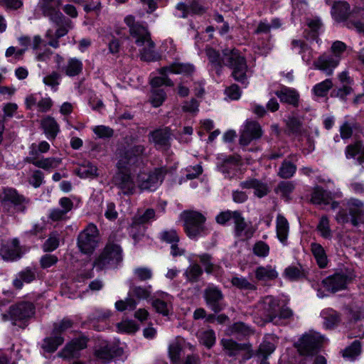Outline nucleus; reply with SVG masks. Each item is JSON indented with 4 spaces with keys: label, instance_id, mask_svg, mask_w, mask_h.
Listing matches in <instances>:
<instances>
[{
    "label": "nucleus",
    "instance_id": "1",
    "mask_svg": "<svg viewBox=\"0 0 364 364\" xmlns=\"http://www.w3.org/2000/svg\"><path fill=\"white\" fill-rule=\"evenodd\" d=\"M61 0H40L39 7L43 15L57 27L55 32L48 29L46 38L48 40V45L58 48L60 46L59 38L65 36L73 27L70 19L66 18L59 10Z\"/></svg>",
    "mask_w": 364,
    "mask_h": 364
},
{
    "label": "nucleus",
    "instance_id": "2",
    "mask_svg": "<svg viewBox=\"0 0 364 364\" xmlns=\"http://www.w3.org/2000/svg\"><path fill=\"white\" fill-rule=\"evenodd\" d=\"M331 15L338 22H346V26L350 29H354L358 33L364 35V23L358 18L364 20V10L355 8L350 11V5L346 1L335 2L331 8Z\"/></svg>",
    "mask_w": 364,
    "mask_h": 364
},
{
    "label": "nucleus",
    "instance_id": "3",
    "mask_svg": "<svg viewBox=\"0 0 364 364\" xmlns=\"http://www.w3.org/2000/svg\"><path fill=\"white\" fill-rule=\"evenodd\" d=\"M223 65L232 70V77L240 82L244 87L249 83L247 80V65L245 57L235 48H225L223 50Z\"/></svg>",
    "mask_w": 364,
    "mask_h": 364
},
{
    "label": "nucleus",
    "instance_id": "4",
    "mask_svg": "<svg viewBox=\"0 0 364 364\" xmlns=\"http://www.w3.org/2000/svg\"><path fill=\"white\" fill-rule=\"evenodd\" d=\"M323 341L324 337L318 333L304 335L300 339L299 350L306 356V360L309 359L312 364H327L324 356L316 355Z\"/></svg>",
    "mask_w": 364,
    "mask_h": 364
},
{
    "label": "nucleus",
    "instance_id": "5",
    "mask_svg": "<svg viewBox=\"0 0 364 364\" xmlns=\"http://www.w3.org/2000/svg\"><path fill=\"white\" fill-rule=\"evenodd\" d=\"M183 216L184 230L189 238L196 240L210 232L205 225V218L200 213L194 210L184 211Z\"/></svg>",
    "mask_w": 364,
    "mask_h": 364
},
{
    "label": "nucleus",
    "instance_id": "6",
    "mask_svg": "<svg viewBox=\"0 0 364 364\" xmlns=\"http://www.w3.org/2000/svg\"><path fill=\"white\" fill-rule=\"evenodd\" d=\"M73 325V321L67 318L54 323L50 336L43 340L42 348L48 353L55 352L65 341L63 334L72 328Z\"/></svg>",
    "mask_w": 364,
    "mask_h": 364
},
{
    "label": "nucleus",
    "instance_id": "7",
    "mask_svg": "<svg viewBox=\"0 0 364 364\" xmlns=\"http://www.w3.org/2000/svg\"><path fill=\"white\" fill-rule=\"evenodd\" d=\"M122 250L119 245L109 243L94 262V267L99 270L115 267L122 260Z\"/></svg>",
    "mask_w": 364,
    "mask_h": 364
},
{
    "label": "nucleus",
    "instance_id": "8",
    "mask_svg": "<svg viewBox=\"0 0 364 364\" xmlns=\"http://www.w3.org/2000/svg\"><path fill=\"white\" fill-rule=\"evenodd\" d=\"M35 314V306L30 301H20L10 306L9 314H2L4 321H11L14 325L18 321H26Z\"/></svg>",
    "mask_w": 364,
    "mask_h": 364
},
{
    "label": "nucleus",
    "instance_id": "9",
    "mask_svg": "<svg viewBox=\"0 0 364 364\" xmlns=\"http://www.w3.org/2000/svg\"><path fill=\"white\" fill-rule=\"evenodd\" d=\"M99 241V232L97 226L90 223L77 237V247L85 254H90L97 247Z\"/></svg>",
    "mask_w": 364,
    "mask_h": 364
},
{
    "label": "nucleus",
    "instance_id": "10",
    "mask_svg": "<svg viewBox=\"0 0 364 364\" xmlns=\"http://www.w3.org/2000/svg\"><path fill=\"white\" fill-rule=\"evenodd\" d=\"M151 294V286L141 287L132 286L128 292V297L124 300L117 301L115 303V307L118 311L134 310L137 305V301L133 298L138 299H146Z\"/></svg>",
    "mask_w": 364,
    "mask_h": 364
},
{
    "label": "nucleus",
    "instance_id": "11",
    "mask_svg": "<svg viewBox=\"0 0 364 364\" xmlns=\"http://www.w3.org/2000/svg\"><path fill=\"white\" fill-rule=\"evenodd\" d=\"M166 174L164 167L154 168L149 173H141L138 176L139 187L141 190L154 191L161 184Z\"/></svg>",
    "mask_w": 364,
    "mask_h": 364
},
{
    "label": "nucleus",
    "instance_id": "12",
    "mask_svg": "<svg viewBox=\"0 0 364 364\" xmlns=\"http://www.w3.org/2000/svg\"><path fill=\"white\" fill-rule=\"evenodd\" d=\"M124 21L129 27L130 36L135 39V43L138 46H144L146 41L151 38L147 28L143 24L136 22L133 16H127Z\"/></svg>",
    "mask_w": 364,
    "mask_h": 364
},
{
    "label": "nucleus",
    "instance_id": "13",
    "mask_svg": "<svg viewBox=\"0 0 364 364\" xmlns=\"http://www.w3.org/2000/svg\"><path fill=\"white\" fill-rule=\"evenodd\" d=\"M112 183L120 192L119 194L130 196L134 194L136 190V184L132 174L125 170L117 172L112 178Z\"/></svg>",
    "mask_w": 364,
    "mask_h": 364
},
{
    "label": "nucleus",
    "instance_id": "14",
    "mask_svg": "<svg viewBox=\"0 0 364 364\" xmlns=\"http://www.w3.org/2000/svg\"><path fill=\"white\" fill-rule=\"evenodd\" d=\"M25 105L28 109L46 113L51 109L53 105V101L48 95L43 97L41 94L34 93L26 97Z\"/></svg>",
    "mask_w": 364,
    "mask_h": 364
},
{
    "label": "nucleus",
    "instance_id": "15",
    "mask_svg": "<svg viewBox=\"0 0 364 364\" xmlns=\"http://www.w3.org/2000/svg\"><path fill=\"white\" fill-rule=\"evenodd\" d=\"M257 307L267 321L274 322L277 318V311L279 310V300L272 296H267L258 302Z\"/></svg>",
    "mask_w": 364,
    "mask_h": 364
},
{
    "label": "nucleus",
    "instance_id": "16",
    "mask_svg": "<svg viewBox=\"0 0 364 364\" xmlns=\"http://www.w3.org/2000/svg\"><path fill=\"white\" fill-rule=\"evenodd\" d=\"M207 306L215 313L221 311L224 307V296L222 291L215 286L208 287L204 291Z\"/></svg>",
    "mask_w": 364,
    "mask_h": 364
},
{
    "label": "nucleus",
    "instance_id": "17",
    "mask_svg": "<svg viewBox=\"0 0 364 364\" xmlns=\"http://www.w3.org/2000/svg\"><path fill=\"white\" fill-rule=\"evenodd\" d=\"M340 63L338 55L331 53H323L313 63L314 69L321 70L327 76L333 75L334 70Z\"/></svg>",
    "mask_w": 364,
    "mask_h": 364
},
{
    "label": "nucleus",
    "instance_id": "18",
    "mask_svg": "<svg viewBox=\"0 0 364 364\" xmlns=\"http://www.w3.org/2000/svg\"><path fill=\"white\" fill-rule=\"evenodd\" d=\"M262 135L260 124L255 121L247 120L242 127L240 143L242 146H247L252 141L259 139Z\"/></svg>",
    "mask_w": 364,
    "mask_h": 364
},
{
    "label": "nucleus",
    "instance_id": "19",
    "mask_svg": "<svg viewBox=\"0 0 364 364\" xmlns=\"http://www.w3.org/2000/svg\"><path fill=\"white\" fill-rule=\"evenodd\" d=\"M122 349L113 344L105 341L95 349V357L100 364L109 363L114 357L119 356Z\"/></svg>",
    "mask_w": 364,
    "mask_h": 364
},
{
    "label": "nucleus",
    "instance_id": "20",
    "mask_svg": "<svg viewBox=\"0 0 364 364\" xmlns=\"http://www.w3.org/2000/svg\"><path fill=\"white\" fill-rule=\"evenodd\" d=\"M146 148L142 144H135L129 147L120 155L119 167H124L136 164L144 154Z\"/></svg>",
    "mask_w": 364,
    "mask_h": 364
},
{
    "label": "nucleus",
    "instance_id": "21",
    "mask_svg": "<svg viewBox=\"0 0 364 364\" xmlns=\"http://www.w3.org/2000/svg\"><path fill=\"white\" fill-rule=\"evenodd\" d=\"M171 136L169 128H160L149 133V141L153 143L157 149H166L171 145Z\"/></svg>",
    "mask_w": 364,
    "mask_h": 364
},
{
    "label": "nucleus",
    "instance_id": "22",
    "mask_svg": "<svg viewBox=\"0 0 364 364\" xmlns=\"http://www.w3.org/2000/svg\"><path fill=\"white\" fill-rule=\"evenodd\" d=\"M87 339L81 336L72 340L58 353V356L63 358H71L78 355L79 351L85 348Z\"/></svg>",
    "mask_w": 364,
    "mask_h": 364
},
{
    "label": "nucleus",
    "instance_id": "23",
    "mask_svg": "<svg viewBox=\"0 0 364 364\" xmlns=\"http://www.w3.org/2000/svg\"><path fill=\"white\" fill-rule=\"evenodd\" d=\"M173 296L167 293L161 292L152 299V306L156 311L163 316H168L172 310Z\"/></svg>",
    "mask_w": 364,
    "mask_h": 364
},
{
    "label": "nucleus",
    "instance_id": "24",
    "mask_svg": "<svg viewBox=\"0 0 364 364\" xmlns=\"http://www.w3.org/2000/svg\"><path fill=\"white\" fill-rule=\"evenodd\" d=\"M0 255L4 260L14 261L21 257V247L19 240L14 238L2 245Z\"/></svg>",
    "mask_w": 364,
    "mask_h": 364
},
{
    "label": "nucleus",
    "instance_id": "25",
    "mask_svg": "<svg viewBox=\"0 0 364 364\" xmlns=\"http://www.w3.org/2000/svg\"><path fill=\"white\" fill-rule=\"evenodd\" d=\"M348 282V277L344 274L337 273L322 280V284L326 290L331 292L344 289Z\"/></svg>",
    "mask_w": 364,
    "mask_h": 364
},
{
    "label": "nucleus",
    "instance_id": "26",
    "mask_svg": "<svg viewBox=\"0 0 364 364\" xmlns=\"http://www.w3.org/2000/svg\"><path fill=\"white\" fill-rule=\"evenodd\" d=\"M38 269L36 267H27L17 273L14 279L13 286L17 289H21L23 284H30L36 279Z\"/></svg>",
    "mask_w": 364,
    "mask_h": 364
},
{
    "label": "nucleus",
    "instance_id": "27",
    "mask_svg": "<svg viewBox=\"0 0 364 364\" xmlns=\"http://www.w3.org/2000/svg\"><path fill=\"white\" fill-rule=\"evenodd\" d=\"M240 166L241 161L239 156H230L223 161L218 168L225 177L232 178L237 175Z\"/></svg>",
    "mask_w": 364,
    "mask_h": 364
},
{
    "label": "nucleus",
    "instance_id": "28",
    "mask_svg": "<svg viewBox=\"0 0 364 364\" xmlns=\"http://www.w3.org/2000/svg\"><path fill=\"white\" fill-rule=\"evenodd\" d=\"M291 48L301 55L302 60L306 65L311 64L314 57V53L305 41L300 39H293L291 42Z\"/></svg>",
    "mask_w": 364,
    "mask_h": 364
},
{
    "label": "nucleus",
    "instance_id": "29",
    "mask_svg": "<svg viewBox=\"0 0 364 364\" xmlns=\"http://www.w3.org/2000/svg\"><path fill=\"white\" fill-rule=\"evenodd\" d=\"M195 71V67L191 63H183L175 62L168 66H164L159 69L160 74H181L184 75H191Z\"/></svg>",
    "mask_w": 364,
    "mask_h": 364
},
{
    "label": "nucleus",
    "instance_id": "30",
    "mask_svg": "<svg viewBox=\"0 0 364 364\" xmlns=\"http://www.w3.org/2000/svg\"><path fill=\"white\" fill-rule=\"evenodd\" d=\"M4 201H9L13 203L18 210L24 211L26 205L28 203V199H26L22 195L18 194L15 189L7 188L4 191Z\"/></svg>",
    "mask_w": 364,
    "mask_h": 364
},
{
    "label": "nucleus",
    "instance_id": "31",
    "mask_svg": "<svg viewBox=\"0 0 364 364\" xmlns=\"http://www.w3.org/2000/svg\"><path fill=\"white\" fill-rule=\"evenodd\" d=\"M275 95L282 102L289 104L293 107L299 105V94L293 88L283 86L279 90L275 92Z\"/></svg>",
    "mask_w": 364,
    "mask_h": 364
},
{
    "label": "nucleus",
    "instance_id": "32",
    "mask_svg": "<svg viewBox=\"0 0 364 364\" xmlns=\"http://www.w3.org/2000/svg\"><path fill=\"white\" fill-rule=\"evenodd\" d=\"M308 29L305 30V37L307 40L315 41L317 43H321L318 36L322 30L323 24L318 18H309L306 21Z\"/></svg>",
    "mask_w": 364,
    "mask_h": 364
},
{
    "label": "nucleus",
    "instance_id": "33",
    "mask_svg": "<svg viewBox=\"0 0 364 364\" xmlns=\"http://www.w3.org/2000/svg\"><path fill=\"white\" fill-rule=\"evenodd\" d=\"M41 126L49 140L55 139L60 132L59 124L53 117L49 115L41 119Z\"/></svg>",
    "mask_w": 364,
    "mask_h": 364
},
{
    "label": "nucleus",
    "instance_id": "34",
    "mask_svg": "<svg viewBox=\"0 0 364 364\" xmlns=\"http://www.w3.org/2000/svg\"><path fill=\"white\" fill-rule=\"evenodd\" d=\"M255 278L262 282L274 280L278 277V272L275 267L272 265L257 267L255 271Z\"/></svg>",
    "mask_w": 364,
    "mask_h": 364
},
{
    "label": "nucleus",
    "instance_id": "35",
    "mask_svg": "<svg viewBox=\"0 0 364 364\" xmlns=\"http://www.w3.org/2000/svg\"><path fill=\"white\" fill-rule=\"evenodd\" d=\"M235 224V235L237 237L249 238L252 236L253 231L248 228L247 224L245 221V218L242 216L239 211L236 213V217L233 220Z\"/></svg>",
    "mask_w": 364,
    "mask_h": 364
},
{
    "label": "nucleus",
    "instance_id": "36",
    "mask_svg": "<svg viewBox=\"0 0 364 364\" xmlns=\"http://www.w3.org/2000/svg\"><path fill=\"white\" fill-rule=\"evenodd\" d=\"M333 196L331 191L325 190L321 186H316L311 193V200L314 204L328 205L333 200Z\"/></svg>",
    "mask_w": 364,
    "mask_h": 364
},
{
    "label": "nucleus",
    "instance_id": "37",
    "mask_svg": "<svg viewBox=\"0 0 364 364\" xmlns=\"http://www.w3.org/2000/svg\"><path fill=\"white\" fill-rule=\"evenodd\" d=\"M242 188H252L255 190V194L262 198L268 193V187L267 184L255 178H249L240 183Z\"/></svg>",
    "mask_w": 364,
    "mask_h": 364
},
{
    "label": "nucleus",
    "instance_id": "38",
    "mask_svg": "<svg viewBox=\"0 0 364 364\" xmlns=\"http://www.w3.org/2000/svg\"><path fill=\"white\" fill-rule=\"evenodd\" d=\"M276 230L278 240L284 245H286L289 232V225L285 217L281 214H278L277 216Z\"/></svg>",
    "mask_w": 364,
    "mask_h": 364
},
{
    "label": "nucleus",
    "instance_id": "39",
    "mask_svg": "<svg viewBox=\"0 0 364 364\" xmlns=\"http://www.w3.org/2000/svg\"><path fill=\"white\" fill-rule=\"evenodd\" d=\"M345 154L347 159H355L358 156L356 161L360 165L364 162V144L360 141L350 144L346 146Z\"/></svg>",
    "mask_w": 364,
    "mask_h": 364
},
{
    "label": "nucleus",
    "instance_id": "40",
    "mask_svg": "<svg viewBox=\"0 0 364 364\" xmlns=\"http://www.w3.org/2000/svg\"><path fill=\"white\" fill-rule=\"evenodd\" d=\"M83 64L76 58H70L65 65L62 67L61 72L69 77L78 75L82 70Z\"/></svg>",
    "mask_w": 364,
    "mask_h": 364
},
{
    "label": "nucleus",
    "instance_id": "41",
    "mask_svg": "<svg viewBox=\"0 0 364 364\" xmlns=\"http://www.w3.org/2000/svg\"><path fill=\"white\" fill-rule=\"evenodd\" d=\"M321 316L323 319V326L326 328H332L340 321L339 314L331 308L323 309L321 312Z\"/></svg>",
    "mask_w": 364,
    "mask_h": 364
},
{
    "label": "nucleus",
    "instance_id": "42",
    "mask_svg": "<svg viewBox=\"0 0 364 364\" xmlns=\"http://www.w3.org/2000/svg\"><path fill=\"white\" fill-rule=\"evenodd\" d=\"M311 252L320 268H325L328 264V258L324 248L317 242L311 244Z\"/></svg>",
    "mask_w": 364,
    "mask_h": 364
},
{
    "label": "nucleus",
    "instance_id": "43",
    "mask_svg": "<svg viewBox=\"0 0 364 364\" xmlns=\"http://www.w3.org/2000/svg\"><path fill=\"white\" fill-rule=\"evenodd\" d=\"M62 163V159L58 157H41L38 161H33V165L47 171L56 168Z\"/></svg>",
    "mask_w": 364,
    "mask_h": 364
},
{
    "label": "nucleus",
    "instance_id": "44",
    "mask_svg": "<svg viewBox=\"0 0 364 364\" xmlns=\"http://www.w3.org/2000/svg\"><path fill=\"white\" fill-rule=\"evenodd\" d=\"M358 129H360V125L354 119L345 120L340 126L341 138L348 139L352 136L353 133Z\"/></svg>",
    "mask_w": 364,
    "mask_h": 364
},
{
    "label": "nucleus",
    "instance_id": "45",
    "mask_svg": "<svg viewBox=\"0 0 364 364\" xmlns=\"http://www.w3.org/2000/svg\"><path fill=\"white\" fill-rule=\"evenodd\" d=\"M225 354L230 357H235L244 350L241 344L237 343L230 338H223L220 341Z\"/></svg>",
    "mask_w": 364,
    "mask_h": 364
},
{
    "label": "nucleus",
    "instance_id": "46",
    "mask_svg": "<svg viewBox=\"0 0 364 364\" xmlns=\"http://www.w3.org/2000/svg\"><path fill=\"white\" fill-rule=\"evenodd\" d=\"M145 232L146 228L143 225L135 223V221L132 220V224L129 228V234L134 240V245H136L146 237Z\"/></svg>",
    "mask_w": 364,
    "mask_h": 364
},
{
    "label": "nucleus",
    "instance_id": "47",
    "mask_svg": "<svg viewBox=\"0 0 364 364\" xmlns=\"http://www.w3.org/2000/svg\"><path fill=\"white\" fill-rule=\"evenodd\" d=\"M61 82V75L57 71L46 74L43 78V82L49 87L53 92H57Z\"/></svg>",
    "mask_w": 364,
    "mask_h": 364
},
{
    "label": "nucleus",
    "instance_id": "48",
    "mask_svg": "<svg viewBox=\"0 0 364 364\" xmlns=\"http://www.w3.org/2000/svg\"><path fill=\"white\" fill-rule=\"evenodd\" d=\"M144 48L140 52L141 58L145 61H155L158 60V54L154 50L155 44L150 38L146 41Z\"/></svg>",
    "mask_w": 364,
    "mask_h": 364
},
{
    "label": "nucleus",
    "instance_id": "49",
    "mask_svg": "<svg viewBox=\"0 0 364 364\" xmlns=\"http://www.w3.org/2000/svg\"><path fill=\"white\" fill-rule=\"evenodd\" d=\"M295 188V185L293 181H283L278 183L275 188L274 191L277 194L279 195L286 200L289 199V196Z\"/></svg>",
    "mask_w": 364,
    "mask_h": 364
},
{
    "label": "nucleus",
    "instance_id": "50",
    "mask_svg": "<svg viewBox=\"0 0 364 364\" xmlns=\"http://www.w3.org/2000/svg\"><path fill=\"white\" fill-rule=\"evenodd\" d=\"M60 235L57 231L50 232L48 238L43 245V250L45 252H53L55 250L60 244Z\"/></svg>",
    "mask_w": 364,
    "mask_h": 364
},
{
    "label": "nucleus",
    "instance_id": "51",
    "mask_svg": "<svg viewBox=\"0 0 364 364\" xmlns=\"http://www.w3.org/2000/svg\"><path fill=\"white\" fill-rule=\"evenodd\" d=\"M203 272V270L199 264H193L187 267L184 272V276L187 281L193 283L199 280Z\"/></svg>",
    "mask_w": 364,
    "mask_h": 364
},
{
    "label": "nucleus",
    "instance_id": "52",
    "mask_svg": "<svg viewBox=\"0 0 364 364\" xmlns=\"http://www.w3.org/2000/svg\"><path fill=\"white\" fill-rule=\"evenodd\" d=\"M316 230L321 237L324 239L332 237V231L330 228V221L326 215H323L317 225Z\"/></svg>",
    "mask_w": 364,
    "mask_h": 364
},
{
    "label": "nucleus",
    "instance_id": "53",
    "mask_svg": "<svg viewBox=\"0 0 364 364\" xmlns=\"http://www.w3.org/2000/svg\"><path fill=\"white\" fill-rule=\"evenodd\" d=\"M296 171V166L289 161L284 160L279 168L278 176L284 179L291 178Z\"/></svg>",
    "mask_w": 364,
    "mask_h": 364
},
{
    "label": "nucleus",
    "instance_id": "54",
    "mask_svg": "<svg viewBox=\"0 0 364 364\" xmlns=\"http://www.w3.org/2000/svg\"><path fill=\"white\" fill-rule=\"evenodd\" d=\"M230 282L232 286L241 290L255 291L257 289V286L255 284L250 282L247 279L243 277H232L230 279Z\"/></svg>",
    "mask_w": 364,
    "mask_h": 364
},
{
    "label": "nucleus",
    "instance_id": "55",
    "mask_svg": "<svg viewBox=\"0 0 364 364\" xmlns=\"http://www.w3.org/2000/svg\"><path fill=\"white\" fill-rule=\"evenodd\" d=\"M332 87V80L331 79H326L325 80L316 84L312 88V92L318 97H325Z\"/></svg>",
    "mask_w": 364,
    "mask_h": 364
},
{
    "label": "nucleus",
    "instance_id": "56",
    "mask_svg": "<svg viewBox=\"0 0 364 364\" xmlns=\"http://www.w3.org/2000/svg\"><path fill=\"white\" fill-rule=\"evenodd\" d=\"M251 333L250 328L242 322L235 323L226 330L227 335L239 334L241 336H247Z\"/></svg>",
    "mask_w": 364,
    "mask_h": 364
},
{
    "label": "nucleus",
    "instance_id": "57",
    "mask_svg": "<svg viewBox=\"0 0 364 364\" xmlns=\"http://www.w3.org/2000/svg\"><path fill=\"white\" fill-rule=\"evenodd\" d=\"M110 316V311L108 310H103V309H95L93 311H92L89 316L88 320L93 323V327L97 328V331H100V328L95 326V321H102L107 318H109Z\"/></svg>",
    "mask_w": 364,
    "mask_h": 364
},
{
    "label": "nucleus",
    "instance_id": "58",
    "mask_svg": "<svg viewBox=\"0 0 364 364\" xmlns=\"http://www.w3.org/2000/svg\"><path fill=\"white\" fill-rule=\"evenodd\" d=\"M361 352V345L359 341H354L348 347L346 348L343 355L350 360H353L360 355Z\"/></svg>",
    "mask_w": 364,
    "mask_h": 364
},
{
    "label": "nucleus",
    "instance_id": "59",
    "mask_svg": "<svg viewBox=\"0 0 364 364\" xmlns=\"http://www.w3.org/2000/svg\"><path fill=\"white\" fill-rule=\"evenodd\" d=\"M156 218L155 210L152 208H148L143 214H137L134 215L132 220L135 221V223H140L144 225L151 220H156Z\"/></svg>",
    "mask_w": 364,
    "mask_h": 364
},
{
    "label": "nucleus",
    "instance_id": "60",
    "mask_svg": "<svg viewBox=\"0 0 364 364\" xmlns=\"http://www.w3.org/2000/svg\"><path fill=\"white\" fill-rule=\"evenodd\" d=\"M181 345L178 340H175L169 344L168 355L171 361L177 364L181 358Z\"/></svg>",
    "mask_w": 364,
    "mask_h": 364
},
{
    "label": "nucleus",
    "instance_id": "61",
    "mask_svg": "<svg viewBox=\"0 0 364 364\" xmlns=\"http://www.w3.org/2000/svg\"><path fill=\"white\" fill-rule=\"evenodd\" d=\"M91 129L97 136V139H109L114 134V130L111 127L105 125L94 126Z\"/></svg>",
    "mask_w": 364,
    "mask_h": 364
},
{
    "label": "nucleus",
    "instance_id": "62",
    "mask_svg": "<svg viewBox=\"0 0 364 364\" xmlns=\"http://www.w3.org/2000/svg\"><path fill=\"white\" fill-rule=\"evenodd\" d=\"M200 342L207 348H211L215 343L216 337L213 330L208 329L202 331L199 336Z\"/></svg>",
    "mask_w": 364,
    "mask_h": 364
},
{
    "label": "nucleus",
    "instance_id": "63",
    "mask_svg": "<svg viewBox=\"0 0 364 364\" xmlns=\"http://www.w3.org/2000/svg\"><path fill=\"white\" fill-rule=\"evenodd\" d=\"M284 275L286 278L291 281L299 280L305 277L304 271L301 267L290 266L285 269Z\"/></svg>",
    "mask_w": 364,
    "mask_h": 364
},
{
    "label": "nucleus",
    "instance_id": "64",
    "mask_svg": "<svg viewBox=\"0 0 364 364\" xmlns=\"http://www.w3.org/2000/svg\"><path fill=\"white\" fill-rule=\"evenodd\" d=\"M166 92L163 89H153L150 97V102L151 103L153 107H159L163 104L164 101L166 99Z\"/></svg>",
    "mask_w": 364,
    "mask_h": 364
}]
</instances>
